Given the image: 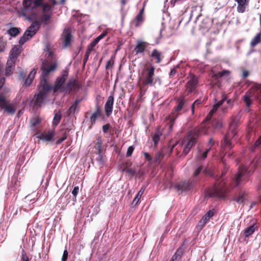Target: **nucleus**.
<instances>
[{"label":"nucleus","mask_w":261,"mask_h":261,"mask_svg":"<svg viewBox=\"0 0 261 261\" xmlns=\"http://www.w3.org/2000/svg\"><path fill=\"white\" fill-rule=\"evenodd\" d=\"M48 55V59L46 61L42 62L41 69L42 70V81L41 83H47L48 75L53 72L57 67V63L54 60V54L48 45H46L45 48Z\"/></svg>","instance_id":"obj_1"},{"label":"nucleus","mask_w":261,"mask_h":261,"mask_svg":"<svg viewBox=\"0 0 261 261\" xmlns=\"http://www.w3.org/2000/svg\"><path fill=\"white\" fill-rule=\"evenodd\" d=\"M224 174V172H223L221 176L217 179V181L213 188L207 191V196L210 197H220L224 194L223 187L225 185V182L223 181L224 179L222 177Z\"/></svg>","instance_id":"obj_2"},{"label":"nucleus","mask_w":261,"mask_h":261,"mask_svg":"<svg viewBox=\"0 0 261 261\" xmlns=\"http://www.w3.org/2000/svg\"><path fill=\"white\" fill-rule=\"evenodd\" d=\"M40 23L37 21H34L31 25L27 29L23 35L20 38L19 43L23 45L28 40L34 36L39 30Z\"/></svg>","instance_id":"obj_3"},{"label":"nucleus","mask_w":261,"mask_h":261,"mask_svg":"<svg viewBox=\"0 0 261 261\" xmlns=\"http://www.w3.org/2000/svg\"><path fill=\"white\" fill-rule=\"evenodd\" d=\"M23 5L22 15L28 20L32 21L34 18L37 17V14L33 12L36 9L33 0H23Z\"/></svg>","instance_id":"obj_4"},{"label":"nucleus","mask_w":261,"mask_h":261,"mask_svg":"<svg viewBox=\"0 0 261 261\" xmlns=\"http://www.w3.org/2000/svg\"><path fill=\"white\" fill-rule=\"evenodd\" d=\"M155 67L153 65L145 67L141 73V80L144 85H151L153 82Z\"/></svg>","instance_id":"obj_5"},{"label":"nucleus","mask_w":261,"mask_h":261,"mask_svg":"<svg viewBox=\"0 0 261 261\" xmlns=\"http://www.w3.org/2000/svg\"><path fill=\"white\" fill-rule=\"evenodd\" d=\"M52 86L48 83H40L39 87V93L36 95L35 104L40 106L44 101L45 95L52 89Z\"/></svg>","instance_id":"obj_6"},{"label":"nucleus","mask_w":261,"mask_h":261,"mask_svg":"<svg viewBox=\"0 0 261 261\" xmlns=\"http://www.w3.org/2000/svg\"><path fill=\"white\" fill-rule=\"evenodd\" d=\"M235 127L236 126L232 124L229 128V132L224 137V140L222 145L223 149L226 148H231L232 147L230 139H237L236 135L237 133L235 130Z\"/></svg>","instance_id":"obj_7"},{"label":"nucleus","mask_w":261,"mask_h":261,"mask_svg":"<svg viewBox=\"0 0 261 261\" xmlns=\"http://www.w3.org/2000/svg\"><path fill=\"white\" fill-rule=\"evenodd\" d=\"M0 108L12 115L14 114L16 112L14 106L12 103H7L4 96H0Z\"/></svg>","instance_id":"obj_8"},{"label":"nucleus","mask_w":261,"mask_h":261,"mask_svg":"<svg viewBox=\"0 0 261 261\" xmlns=\"http://www.w3.org/2000/svg\"><path fill=\"white\" fill-rule=\"evenodd\" d=\"M247 174H248L249 172H247V168L246 166L243 165L239 167V171L236 174L233 179V182L236 186H238L241 184V178Z\"/></svg>","instance_id":"obj_9"},{"label":"nucleus","mask_w":261,"mask_h":261,"mask_svg":"<svg viewBox=\"0 0 261 261\" xmlns=\"http://www.w3.org/2000/svg\"><path fill=\"white\" fill-rule=\"evenodd\" d=\"M230 72L228 70H223L221 71L216 72L215 69L213 68L210 73V75L211 76L213 80L219 81V79L224 76H228L230 74Z\"/></svg>","instance_id":"obj_10"},{"label":"nucleus","mask_w":261,"mask_h":261,"mask_svg":"<svg viewBox=\"0 0 261 261\" xmlns=\"http://www.w3.org/2000/svg\"><path fill=\"white\" fill-rule=\"evenodd\" d=\"M185 104V101L184 98H180L178 100V105L174 108V112L171 115L168 116V119L170 120L171 123L175 120L178 117V115L177 113L178 111H180Z\"/></svg>","instance_id":"obj_11"},{"label":"nucleus","mask_w":261,"mask_h":261,"mask_svg":"<svg viewBox=\"0 0 261 261\" xmlns=\"http://www.w3.org/2000/svg\"><path fill=\"white\" fill-rule=\"evenodd\" d=\"M68 73L67 71L64 70L63 71L61 76L58 77L56 80L55 85L54 86V91H57L59 89H63L62 85L65 82Z\"/></svg>","instance_id":"obj_12"},{"label":"nucleus","mask_w":261,"mask_h":261,"mask_svg":"<svg viewBox=\"0 0 261 261\" xmlns=\"http://www.w3.org/2000/svg\"><path fill=\"white\" fill-rule=\"evenodd\" d=\"M196 180H193L191 182L184 181L176 185V188L178 190H190L195 184Z\"/></svg>","instance_id":"obj_13"},{"label":"nucleus","mask_w":261,"mask_h":261,"mask_svg":"<svg viewBox=\"0 0 261 261\" xmlns=\"http://www.w3.org/2000/svg\"><path fill=\"white\" fill-rule=\"evenodd\" d=\"M114 104V96L113 94L110 95L105 105V110L108 116L110 115L113 111Z\"/></svg>","instance_id":"obj_14"},{"label":"nucleus","mask_w":261,"mask_h":261,"mask_svg":"<svg viewBox=\"0 0 261 261\" xmlns=\"http://www.w3.org/2000/svg\"><path fill=\"white\" fill-rule=\"evenodd\" d=\"M225 100L226 96L224 95H223L222 99L213 106L212 110L210 111V112H209L208 114L207 115V117L205 118V120L206 121H209L211 119V117L214 114V113H215L217 111L220 106L223 104V103Z\"/></svg>","instance_id":"obj_15"},{"label":"nucleus","mask_w":261,"mask_h":261,"mask_svg":"<svg viewBox=\"0 0 261 261\" xmlns=\"http://www.w3.org/2000/svg\"><path fill=\"white\" fill-rule=\"evenodd\" d=\"M79 88V86L74 79H71L68 81L66 86L63 88L62 91L67 92L68 91L75 90Z\"/></svg>","instance_id":"obj_16"},{"label":"nucleus","mask_w":261,"mask_h":261,"mask_svg":"<svg viewBox=\"0 0 261 261\" xmlns=\"http://www.w3.org/2000/svg\"><path fill=\"white\" fill-rule=\"evenodd\" d=\"M195 142L196 139L195 138L190 137L188 138V142L185 144L183 150V153H184L185 155L187 154L189 152L190 150L195 144Z\"/></svg>","instance_id":"obj_17"},{"label":"nucleus","mask_w":261,"mask_h":261,"mask_svg":"<svg viewBox=\"0 0 261 261\" xmlns=\"http://www.w3.org/2000/svg\"><path fill=\"white\" fill-rule=\"evenodd\" d=\"M198 83V78L195 75H192L190 77V80L187 83V88L189 89V92H191L196 87Z\"/></svg>","instance_id":"obj_18"},{"label":"nucleus","mask_w":261,"mask_h":261,"mask_svg":"<svg viewBox=\"0 0 261 261\" xmlns=\"http://www.w3.org/2000/svg\"><path fill=\"white\" fill-rule=\"evenodd\" d=\"M55 136V133L53 131L49 130L47 132L42 133L40 135L39 138L43 141H50Z\"/></svg>","instance_id":"obj_19"},{"label":"nucleus","mask_w":261,"mask_h":261,"mask_svg":"<svg viewBox=\"0 0 261 261\" xmlns=\"http://www.w3.org/2000/svg\"><path fill=\"white\" fill-rule=\"evenodd\" d=\"M147 43L142 41L137 42V45L135 48V51L136 54L143 53L147 47Z\"/></svg>","instance_id":"obj_20"},{"label":"nucleus","mask_w":261,"mask_h":261,"mask_svg":"<svg viewBox=\"0 0 261 261\" xmlns=\"http://www.w3.org/2000/svg\"><path fill=\"white\" fill-rule=\"evenodd\" d=\"M145 2H144L143 6L141 9L140 10L139 13L137 14V15L136 17L135 20H136V24L135 26L136 27H139L140 24L143 21V14H144V8L145 6Z\"/></svg>","instance_id":"obj_21"},{"label":"nucleus","mask_w":261,"mask_h":261,"mask_svg":"<svg viewBox=\"0 0 261 261\" xmlns=\"http://www.w3.org/2000/svg\"><path fill=\"white\" fill-rule=\"evenodd\" d=\"M20 53V50L19 47L18 46H14L10 51L9 59L16 61L17 58Z\"/></svg>","instance_id":"obj_22"},{"label":"nucleus","mask_w":261,"mask_h":261,"mask_svg":"<svg viewBox=\"0 0 261 261\" xmlns=\"http://www.w3.org/2000/svg\"><path fill=\"white\" fill-rule=\"evenodd\" d=\"M214 214V210H210L208 211L202 218L199 221V225L203 226L205 225L207 221L213 216Z\"/></svg>","instance_id":"obj_23"},{"label":"nucleus","mask_w":261,"mask_h":261,"mask_svg":"<svg viewBox=\"0 0 261 261\" xmlns=\"http://www.w3.org/2000/svg\"><path fill=\"white\" fill-rule=\"evenodd\" d=\"M64 46L65 47L70 43L71 40V34L70 30L68 29L65 30L63 33Z\"/></svg>","instance_id":"obj_24"},{"label":"nucleus","mask_w":261,"mask_h":261,"mask_svg":"<svg viewBox=\"0 0 261 261\" xmlns=\"http://www.w3.org/2000/svg\"><path fill=\"white\" fill-rule=\"evenodd\" d=\"M15 61L8 59L5 70L6 75H10L12 73L15 67Z\"/></svg>","instance_id":"obj_25"},{"label":"nucleus","mask_w":261,"mask_h":261,"mask_svg":"<svg viewBox=\"0 0 261 261\" xmlns=\"http://www.w3.org/2000/svg\"><path fill=\"white\" fill-rule=\"evenodd\" d=\"M101 114V110L98 105L96 106V110L92 114L90 117V121L92 124H93L95 123L97 119L99 117Z\"/></svg>","instance_id":"obj_26"},{"label":"nucleus","mask_w":261,"mask_h":261,"mask_svg":"<svg viewBox=\"0 0 261 261\" xmlns=\"http://www.w3.org/2000/svg\"><path fill=\"white\" fill-rule=\"evenodd\" d=\"M82 99H76L68 109L69 114H74L79 110V104L81 102Z\"/></svg>","instance_id":"obj_27"},{"label":"nucleus","mask_w":261,"mask_h":261,"mask_svg":"<svg viewBox=\"0 0 261 261\" xmlns=\"http://www.w3.org/2000/svg\"><path fill=\"white\" fill-rule=\"evenodd\" d=\"M257 228L255 224H253L251 226L247 227L244 231V234L245 238H247L252 234Z\"/></svg>","instance_id":"obj_28"},{"label":"nucleus","mask_w":261,"mask_h":261,"mask_svg":"<svg viewBox=\"0 0 261 261\" xmlns=\"http://www.w3.org/2000/svg\"><path fill=\"white\" fill-rule=\"evenodd\" d=\"M238 3L237 11L239 13H243L245 11V5L247 0H235Z\"/></svg>","instance_id":"obj_29"},{"label":"nucleus","mask_w":261,"mask_h":261,"mask_svg":"<svg viewBox=\"0 0 261 261\" xmlns=\"http://www.w3.org/2000/svg\"><path fill=\"white\" fill-rule=\"evenodd\" d=\"M37 71L35 69H33L32 71L30 73L27 79L25 80V84L27 86H29L32 83L33 80L34 79Z\"/></svg>","instance_id":"obj_30"},{"label":"nucleus","mask_w":261,"mask_h":261,"mask_svg":"<svg viewBox=\"0 0 261 261\" xmlns=\"http://www.w3.org/2000/svg\"><path fill=\"white\" fill-rule=\"evenodd\" d=\"M203 172L204 173L210 174L211 175H213V174L212 173V172L208 170L207 169H204L203 170V167L201 165L199 166L195 170V171L194 172V175L195 176H198L200 173L201 172Z\"/></svg>","instance_id":"obj_31"},{"label":"nucleus","mask_w":261,"mask_h":261,"mask_svg":"<svg viewBox=\"0 0 261 261\" xmlns=\"http://www.w3.org/2000/svg\"><path fill=\"white\" fill-rule=\"evenodd\" d=\"M106 32L101 34L90 43L89 46H90L91 48L94 47L101 39H102L103 37H105L106 36Z\"/></svg>","instance_id":"obj_32"},{"label":"nucleus","mask_w":261,"mask_h":261,"mask_svg":"<svg viewBox=\"0 0 261 261\" xmlns=\"http://www.w3.org/2000/svg\"><path fill=\"white\" fill-rule=\"evenodd\" d=\"M261 41V30L257 33L256 36L252 39L250 42V45L252 47L255 46L258 44Z\"/></svg>","instance_id":"obj_33"},{"label":"nucleus","mask_w":261,"mask_h":261,"mask_svg":"<svg viewBox=\"0 0 261 261\" xmlns=\"http://www.w3.org/2000/svg\"><path fill=\"white\" fill-rule=\"evenodd\" d=\"M150 57L155 58L156 59L157 63H160L161 62V53L156 49L152 50Z\"/></svg>","instance_id":"obj_34"},{"label":"nucleus","mask_w":261,"mask_h":261,"mask_svg":"<svg viewBox=\"0 0 261 261\" xmlns=\"http://www.w3.org/2000/svg\"><path fill=\"white\" fill-rule=\"evenodd\" d=\"M211 149V147H210L208 149H206L205 151L203 152H202L201 150H199L198 153L197 155V158L198 159H205L207 155V153Z\"/></svg>","instance_id":"obj_35"},{"label":"nucleus","mask_w":261,"mask_h":261,"mask_svg":"<svg viewBox=\"0 0 261 261\" xmlns=\"http://www.w3.org/2000/svg\"><path fill=\"white\" fill-rule=\"evenodd\" d=\"M244 101L246 103V106L249 108L252 103L251 96L250 93H246L243 97Z\"/></svg>","instance_id":"obj_36"},{"label":"nucleus","mask_w":261,"mask_h":261,"mask_svg":"<svg viewBox=\"0 0 261 261\" xmlns=\"http://www.w3.org/2000/svg\"><path fill=\"white\" fill-rule=\"evenodd\" d=\"M145 190V188H142L140 190L138 193L137 195L134 198L133 200V203H135V205L138 204V202L139 201L144 191Z\"/></svg>","instance_id":"obj_37"},{"label":"nucleus","mask_w":261,"mask_h":261,"mask_svg":"<svg viewBox=\"0 0 261 261\" xmlns=\"http://www.w3.org/2000/svg\"><path fill=\"white\" fill-rule=\"evenodd\" d=\"M61 119V114L60 112L56 113L53 120V124L54 125H57L60 121Z\"/></svg>","instance_id":"obj_38"},{"label":"nucleus","mask_w":261,"mask_h":261,"mask_svg":"<svg viewBox=\"0 0 261 261\" xmlns=\"http://www.w3.org/2000/svg\"><path fill=\"white\" fill-rule=\"evenodd\" d=\"M182 251L177 250L174 254L172 256L170 261H178L181 257Z\"/></svg>","instance_id":"obj_39"},{"label":"nucleus","mask_w":261,"mask_h":261,"mask_svg":"<svg viewBox=\"0 0 261 261\" xmlns=\"http://www.w3.org/2000/svg\"><path fill=\"white\" fill-rule=\"evenodd\" d=\"M51 13L49 14L43 13V14L41 18V21L44 24H47L50 19Z\"/></svg>","instance_id":"obj_40"},{"label":"nucleus","mask_w":261,"mask_h":261,"mask_svg":"<svg viewBox=\"0 0 261 261\" xmlns=\"http://www.w3.org/2000/svg\"><path fill=\"white\" fill-rule=\"evenodd\" d=\"M53 10V7L51 6V5L46 3L42 5V10L43 13H47L48 12H50L51 13V11Z\"/></svg>","instance_id":"obj_41"},{"label":"nucleus","mask_w":261,"mask_h":261,"mask_svg":"<svg viewBox=\"0 0 261 261\" xmlns=\"http://www.w3.org/2000/svg\"><path fill=\"white\" fill-rule=\"evenodd\" d=\"M19 33V30L17 28H12L8 31V33L12 37L16 36Z\"/></svg>","instance_id":"obj_42"},{"label":"nucleus","mask_w":261,"mask_h":261,"mask_svg":"<svg viewBox=\"0 0 261 261\" xmlns=\"http://www.w3.org/2000/svg\"><path fill=\"white\" fill-rule=\"evenodd\" d=\"M164 154L161 152H158L153 158V162L155 163L159 164L160 163L161 160L164 158Z\"/></svg>","instance_id":"obj_43"},{"label":"nucleus","mask_w":261,"mask_h":261,"mask_svg":"<svg viewBox=\"0 0 261 261\" xmlns=\"http://www.w3.org/2000/svg\"><path fill=\"white\" fill-rule=\"evenodd\" d=\"M161 134L159 132H156L152 137V140L154 143V146H156L160 140Z\"/></svg>","instance_id":"obj_44"},{"label":"nucleus","mask_w":261,"mask_h":261,"mask_svg":"<svg viewBox=\"0 0 261 261\" xmlns=\"http://www.w3.org/2000/svg\"><path fill=\"white\" fill-rule=\"evenodd\" d=\"M92 48H91L90 46H89L88 49H87L85 55V56H84V64H85L87 62L89 57L90 56L91 51L92 50Z\"/></svg>","instance_id":"obj_45"},{"label":"nucleus","mask_w":261,"mask_h":261,"mask_svg":"<svg viewBox=\"0 0 261 261\" xmlns=\"http://www.w3.org/2000/svg\"><path fill=\"white\" fill-rule=\"evenodd\" d=\"M67 138V134L66 132H64L62 134V136L58 139L56 142L57 144H59L64 141Z\"/></svg>","instance_id":"obj_46"},{"label":"nucleus","mask_w":261,"mask_h":261,"mask_svg":"<svg viewBox=\"0 0 261 261\" xmlns=\"http://www.w3.org/2000/svg\"><path fill=\"white\" fill-rule=\"evenodd\" d=\"M97 161L100 165H102L104 163V159L101 154L100 151H99L98 158L97 159Z\"/></svg>","instance_id":"obj_47"},{"label":"nucleus","mask_w":261,"mask_h":261,"mask_svg":"<svg viewBox=\"0 0 261 261\" xmlns=\"http://www.w3.org/2000/svg\"><path fill=\"white\" fill-rule=\"evenodd\" d=\"M261 144V136L255 142L254 146L251 148V151H254L255 148Z\"/></svg>","instance_id":"obj_48"},{"label":"nucleus","mask_w":261,"mask_h":261,"mask_svg":"<svg viewBox=\"0 0 261 261\" xmlns=\"http://www.w3.org/2000/svg\"><path fill=\"white\" fill-rule=\"evenodd\" d=\"M214 126L215 128L216 129H219L220 128H221L222 126H223V124H222V123L221 121H216L214 123Z\"/></svg>","instance_id":"obj_49"},{"label":"nucleus","mask_w":261,"mask_h":261,"mask_svg":"<svg viewBox=\"0 0 261 261\" xmlns=\"http://www.w3.org/2000/svg\"><path fill=\"white\" fill-rule=\"evenodd\" d=\"M33 1L36 8L42 5L43 0H33Z\"/></svg>","instance_id":"obj_50"},{"label":"nucleus","mask_w":261,"mask_h":261,"mask_svg":"<svg viewBox=\"0 0 261 261\" xmlns=\"http://www.w3.org/2000/svg\"><path fill=\"white\" fill-rule=\"evenodd\" d=\"M134 150V148L133 146H130L128 147V148H127V152H126V156H130L132 154Z\"/></svg>","instance_id":"obj_51"},{"label":"nucleus","mask_w":261,"mask_h":261,"mask_svg":"<svg viewBox=\"0 0 261 261\" xmlns=\"http://www.w3.org/2000/svg\"><path fill=\"white\" fill-rule=\"evenodd\" d=\"M79 188L78 186H76L73 188V189L72 191V194L75 198H76V197L79 193Z\"/></svg>","instance_id":"obj_52"},{"label":"nucleus","mask_w":261,"mask_h":261,"mask_svg":"<svg viewBox=\"0 0 261 261\" xmlns=\"http://www.w3.org/2000/svg\"><path fill=\"white\" fill-rule=\"evenodd\" d=\"M234 200L238 203H242L244 201V197L243 195L239 196L234 198Z\"/></svg>","instance_id":"obj_53"},{"label":"nucleus","mask_w":261,"mask_h":261,"mask_svg":"<svg viewBox=\"0 0 261 261\" xmlns=\"http://www.w3.org/2000/svg\"><path fill=\"white\" fill-rule=\"evenodd\" d=\"M143 154L145 156V158L150 162H151L153 160V158L150 155L149 153L147 152H143Z\"/></svg>","instance_id":"obj_54"},{"label":"nucleus","mask_w":261,"mask_h":261,"mask_svg":"<svg viewBox=\"0 0 261 261\" xmlns=\"http://www.w3.org/2000/svg\"><path fill=\"white\" fill-rule=\"evenodd\" d=\"M68 251L67 250H65L63 252V256L62 257V261H66L68 257Z\"/></svg>","instance_id":"obj_55"},{"label":"nucleus","mask_w":261,"mask_h":261,"mask_svg":"<svg viewBox=\"0 0 261 261\" xmlns=\"http://www.w3.org/2000/svg\"><path fill=\"white\" fill-rule=\"evenodd\" d=\"M110 127V125L108 123L102 126V130L103 133H107Z\"/></svg>","instance_id":"obj_56"},{"label":"nucleus","mask_w":261,"mask_h":261,"mask_svg":"<svg viewBox=\"0 0 261 261\" xmlns=\"http://www.w3.org/2000/svg\"><path fill=\"white\" fill-rule=\"evenodd\" d=\"M201 102V100H196L194 101V102L192 104V113L193 114L194 113V107L196 105H198L199 104H200Z\"/></svg>","instance_id":"obj_57"},{"label":"nucleus","mask_w":261,"mask_h":261,"mask_svg":"<svg viewBox=\"0 0 261 261\" xmlns=\"http://www.w3.org/2000/svg\"><path fill=\"white\" fill-rule=\"evenodd\" d=\"M184 0H171L170 3L173 6H174L176 4L181 3Z\"/></svg>","instance_id":"obj_58"},{"label":"nucleus","mask_w":261,"mask_h":261,"mask_svg":"<svg viewBox=\"0 0 261 261\" xmlns=\"http://www.w3.org/2000/svg\"><path fill=\"white\" fill-rule=\"evenodd\" d=\"M22 261H29V257L25 253H22L21 257Z\"/></svg>","instance_id":"obj_59"},{"label":"nucleus","mask_w":261,"mask_h":261,"mask_svg":"<svg viewBox=\"0 0 261 261\" xmlns=\"http://www.w3.org/2000/svg\"><path fill=\"white\" fill-rule=\"evenodd\" d=\"M227 104L229 109H231L233 107V102L231 99L227 100Z\"/></svg>","instance_id":"obj_60"},{"label":"nucleus","mask_w":261,"mask_h":261,"mask_svg":"<svg viewBox=\"0 0 261 261\" xmlns=\"http://www.w3.org/2000/svg\"><path fill=\"white\" fill-rule=\"evenodd\" d=\"M249 75L248 71L247 70H244L242 73V76L243 78L247 77Z\"/></svg>","instance_id":"obj_61"},{"label":"nucleus","mask_w":261,"mask_h":261,"mask_svg":"<svg viewBox=\"0 0 261 261\" xmlns=\"http://www.w3.org/2000/svg\"><path fill=\"white\" fill-rule=\"evenodd\" d=\"M228 108H229V107L227 106V107H223L221 109V111L223 113H226L228 111Z\"/></svg>","instance_id":"obj_62"},{"label":"nucleus","mask_w":261,"mask_h":261,"mask_svg":"<svg viewBox=\"0 0 261 261\" xmlns=\"http://www.w3.org/2000/svg\"><path fill=\"white\" fill-rule=\"evenodd\" d=\"M175 73H176V70H175V69L173 68L170 71L169 75H170V76H173V75H175Z\"/></svg>","instance_id":"obj_63"},{"label":"nucleus","mask_w":261,"mask_h":261,"mask_svg":"<svg viewBox=\"0 0 261 261\" xmlns=\"http://www.w3.org/2000/svg\"><path fill=\"white\" fill-rule=\"evenodd\" d=\"M52 5L51 6L54 8V7L57 4V2L56 0H52L51 1Z\"/></svg>","instance_id":"obj_64"}]
</instances>
